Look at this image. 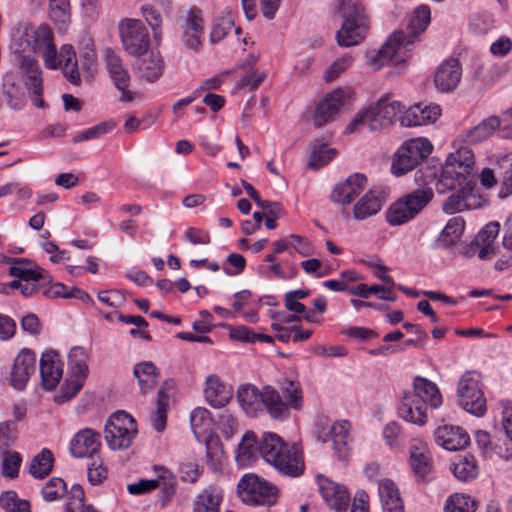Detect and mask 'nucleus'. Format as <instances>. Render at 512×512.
Returning <instances> with one entry per match:
<instances>
[{
  "instance_id": "64",
  "label": "nucleus",
  "mask_w": 512,
  "mask_h": 512,
  "mask_svg": "<svg viewBox=\"0 0 512 512\" xmlns=\"http://www.w3.org/2000/svg\"><path fill=\"white\" fill-rule=\"evenodd\" d=\"M80 63L82 69L86 71L90 76L96 72V52L92 46L86 45L84 51L80 55Z\"/></svg>"
},
{
  "instance_id": "16",
  "label": "nucleus",
  "mask_w": 512,
  "mask_h": 512,
  "mask_svg": "<svg viewBox=\"0 0 512 512\" xmlns=\"http://www.w3.org/2000/svg\"><path fill=\"white\" fill-rule=\"evenodd\" d=\"M42 386L45 390H53L60 382L63 375V362L55 350H47L42 353L39 361Z\"/></svg>"
},
{
  "instance_id": "54",
  "label": "nucleus",
  "mask_w": 512,
  "mask_h": 512,
  "mask_svg": "<svg viewBox=\"0 0 512 512\" xmlns=\"http://www.w3.org/2000/svg\"><path fill=\"white\" fill-rule=\"evenodd\" d=\"M500 232V223L492 221L482 227V259L494 254V248L491 243L496 239Z\"/></svg>"
},
{
  "instance_id": "50",
  "label": "nucleus",
  "mask_w": 512,
  "mask_h": 512,
  "mask_svg": "<svg viewBox=\"0 0 512 512\" xmlns=\"http://www.w3.org/2000/svg\"><path fill=\"white\" fill-rule=\"evenodd\" d=\"M475 509V501L470 496L461 493L450 495L444 506V512H474Z\"/></svg>"
},
{
  "instance_id": "43",
  "label": "nucleus",
  "mask_w": 512,
  "mask_h": 512,
  "mask_svg": "<svg viewBox=\"0 0 512 512\" xmlns=\"http://www.w3.org/2000/svg\"><path fill=\"white\" fill-rule=\"evenodd\" d=\"M465 228V222L461 217L451 218L438 237V245L449 247L457 243Z\"/></svg>"
},
{
  "instance_id": "59",
  "label": "nucleus",
  "mask_w": 512,
  "mask_h": 512,
  "mask_svg": "<svg viewBox=\"0 0 512 512\" xmlns=\"http://www.w3.org/2000/svg\"><path fill=\"white\" fill-rule=\"evenodd\" d=\"M410 465L415 475L421 480H425L432 467L430 458L424 453H412Z\"/></svg>"
},
{
  "instance_id": "46",
  "label": "nucleus",
  "mask_w": 512,
  "mask_h": 512,
  "mask_svg": "<svg viewBox=\"0 0 512 512\" xmlns=\"http://www.w3.org/2000/svg\"><path fill=\"white\" fill-rule=\"evenodd\" d=\"M498 165L504 170L498 191V198L503 200L512 195V152L501 157Z\"/></svg>"
},
{
  "instance_id": "29",
  "label": "nucleus",
  "mask_w": 512,
  "mask_h": 512,
  "mask_svg": "<svg viewBox=\"0 0 512 512\" xmlns=\"http://www.w3.org/2000/svg\"><path fill=\"white\" fill-rule=\"evenodd\" d=\"M383 203L380 192L369 190L355 203L353 216L356 220H365L376 215L382 209Z\"/></svg>"
},
{
  "instance_id": "58",
  "label": "nucleus",
  "mask_w": 512,
  "mask_h": 512,
  "mask_svg": "<svg viewBox=\"0 0 512 512\" xmlns=\"http://www.w3.org/2000/svg\"><path fill=\"white\" fill-rule=\"evenodd\" d=\"M22 464V455L17 451H8L2 460V475L10 479L18 477Z\"/></svg>"
},
{
  "instance_id": "1",
  "label": "nucleus",
  "mask_w": 512,
  "mask_h": 512,
  "mask_svg": "<svg viewBox=\"0 0 512 512\" xmlns=\"http://www.w3.org/2000/svg\"><path fill=\"white\" fill-rule=\"evenodd\" d=\"M474 164V153L468 147H461L447 157L436 182L438 193L454 191L443 203L445 213L454 214L480 207V190L477 186L480 175L471 173Z\"/></svg>"
},
{
  "instance_id": "36",
  "label": "nucleus",
  "mask_w": 512,
  "mask_h": 512,
  "mask_svg": "<svg viewBox=\"0 0 512 512\" xmlns=\"http://www.w3.org/2000/svg\"><path fill=\"white\" fill-rule=\"evenodd\" d=\"M221 501V490L214 486H209L197 496L193 512H220Z\"/></svg>"
},
{
  "instance_id": "11",
  "label": "nucleus",
  "mask_w": 512,
  "mask_h": 512,
  "mask_svg": "<svg viewBox=\"0 0 512 512\" xmlns=\"http://www.w3.org/2000/svg\"><path fill=\"white\" fill-rule=\"evenodd\" d=\"M17 58L31 100L37 107L44 108L42 69L38 61L28 54H19Z\"/></svg>"
},
{
  "instance_id": "40",
  "label": "nucleus",
  "mask_w": 512,
  "mask_h": 512,
  "mask_svg": "<svg viewBox=\"0 0 512 512\" xmlns=\"http://www.w3.org/2000/svg\"><path fill=\"white\" fill-rule=\"evenodd\" d=\"M3 88L8 106L13 110H21L25 106L26 96L23 88L16 84L14 74L5 75Z\"/></svg>"
},
{
  "instance_id": "6",
  "label": "nucleus",
  "mask_w": 512,
  "mask_h": 512,
  "mask_svg": "<svg viewBox=\"0 0 512 512\" xmlns=\"http://www.w3.org/2000/svg\"><path fill=\"white\" fill-rule=\"evenodd\" d=\"M404 106L398 101L389 102L388 96L381 97L374 106L359 112L346 127V133L351 134L359 125H365L369 131L388 127L396 116L402 113Z\"/></svg>"
},
{
  "instance_id": "39",
  "label": "nucleus",
  "mask_w": 512,
  "mask_h": 512,
  "mask_svg": "<svg viewBox=\"0 0 512 512\" xmlns=\"http://www.w3.org/2000/svg\"><path fill=\"white\" fill-rule=\"evenodd\" d=\"M190 423L197 439L212 435L213 420L208 409L203 407L195 408L191 413Z\"/></svg>"
},
{
  "instance_id": "14",
  "label": "nucleus",
  "mask_w": 512,
  "mask_h": 512,
  "mask_svg": "<svg viewBox=\"0 0 512 512\" xmlns=\"http://www.w3.org/2000/svg\"><path fill=\"white\" fill-rule=\"evenodd\" d=\"M346 93L338 88L327 93L316 105L313 112V124L321 128L327 123L333 121L342 106Z\"/></svg>"
},
{
  "instance_id": "4",
  "label": "nucleus",
  "mask_w": 512,
  "mask_h": 512,
  "mask_svg": "<svg viewBox=\"0 0 512 512\" xmlns=\"http://www.w3.org/2000/svg\"><path fill=\"white\" fill-rule=\"evenodd\" d=\"M342 25L336 33L337 44L351 47L360 44L368 31V19L359 0H341Z\"/></svg>"
},
{
  "instance_id": "55",
  "label": "nucleus",
  "mask_w": 512,
  "mask_h": 512,
  "mask_svg": "<svg viewBox=\"0 0 512 512\" xmlns=\"http://www.w3.org/2000/svg\"><path fill=\"white\" fill-rule=\"evenodd\" d=\"M49 9L54 23L66 25L70 21L69 0H49Z\"/></svg>"
},
{
  "instance_id": "51",
  "label": "nucleus",
  "mask_w": 512,
  "mask_h": 512,
  "mask_svg": "<svg viewBox=\"0 0 512 512\" xmlns=\"http://www.w3.org/2000/svg\"><path fill=\"white\" fill-rule=\"evenodd\" d=\"M0 505L6 512H31L28 500L20 499L15 491H5L0 496Z\"/></svg>"
},
{
  "instance_id": "17",
  "label": "nucleus",
  "mask_w": 512,
  "mask_h": 512,
  "mask_svg": "<svg viewBox=\"0 0 512 512\" xmlns=\"http://www.w3.org/2000/svg\"><path fill=\"white\" fill-rule=\"evenodd\" d=\"M100 447L101 435L91 428H84L78 431L71 439L69 445L70 453L75 458H93Z\"/></svg>"
},
{
  "instance_id": "53",
  "label": "nucleus",
  "mask_w": 512,
  "mask_h": 512,
  "mask_svg": "<svg viewBox=\"0 0 512 512\" xmlns=\"http://www.w3.org/2000/svg\"><path fill=\"white\" fill-rule=\"evenodd\" d=\"M45 501L52 502L61 499L67 493L66 482L59 477H52L42 488Z\"/></svg>"
},
{
  "instance_id": "45",
  "label": "nucleus",
  "mask_w": 512,
  "mask_h": 512,
  "mask_svg": "<svg viewBox=\"0 0 512 512\" xmlns=\"http://www.w3.org/2000/svg\"><path fill=\"white\" fill-rule=\"evenodd\" d=\"M337 154L336 149L329 148L327 144L316 139L312 146L309 166L317 169L330 162Z\"/></svg>"
},
{
  "instance_id": "15",
  "label": "nucleus",
  "mask_w": 512,
  "mask_h": 512,
  "mask_svg": "<svg viewBox=\"0 0 512 512\" xmlns=\"http://www.w3.org/2000/svg\"><path fill=\"white\" fill-rule=\"evenodd\" d=\"M105 61L115 87L121 92V101H132L133 93L127 90L130 84V76L123 66L121 58L112 49L107 48L105 50Z\"/></svg>"
},
{
  "instance_id": "49",
  "label": "nucleus",
  "mask_w": 512,
  "mask_h": 512,
  "mask_svg": "<svg viewBox=\"0 0 512 512\" xmlns=\"http://www.w3.org/2000/svg\"><path fill=\"white\" fill-rule=\"evenodd\" d=\"M478 465L474 456H464L459 462L454 464L453 474L457 479L468 482L475 479L478 475Z\"/></svg>"
},
{
  "instance_id": "42",
  "label": "nucleus",
  "mask_w": 512,
  "mask_h": 512,
  "mask_svg": "<svg viewBox=\"0 0 512 512\" xmlns=\"http://www.w3.org/2000/svg\"><path fill=\"white\" fill-rule=\"evenodd\" d=\"M88 354L83 347L75 346L68 354V368L71 377L86 378L89 372Z\"/></svg>"
},
{
  "instance_id": "19",
  "label": "nucleus",
  "mask_w": 512,
  "mask_h": 512,
  "mask_svg": "<svg viewBox=\"0 0 512 512\" xmlns=\"http://www.w3.org/2000/svg\"><path fill=\"white\" fill-rule=\"evenodd\" d=\"M435 442L448 451L464 449L470 443L468 433L459 426L444 424L434 431Z\"/></svg>"
},
{
  "instance_id": "57",
  "label": "nucleus",
  "mask_w": 512,
  "mask_h": 512,
  "mask_svg": "<svg viewBox=\"0 0 512 512\" xmlns=\"http://www.w3.org/2000/svg\"><path fill=\"white\" fill-rule=\"evenodd\" d=\"M85 493L79 484H74L68 492V499L64 512H85Z\"/></svg>"
},
{
  "instance_id": "30",
  "label": "nucleus",
  "mask_w": 512,
  "mask_h": 512,
  "mask_svg": "<svg viewBox=\"0 0 512 512\" xmlns=\"http://www.w3.org/2000/svg\"><path fill=\"white\" fill-rule=\"evenodd\" d=\"M265 408L271 418L279 420L289 416L287 403L284 402L280 392L267 385L262 389V408Z\"/></svg>"
},
{
  "instance_id": "44",
  "label": "nucleus",
  "mask_w": 512,
  "mask_h": 512,
  "mask_svg": "<svg viewBox=\"0 0 512 512\" xmlns=\"http://www.w3.org/2000/svg\"><path fill=\"white\" fill-rule=\"evenodd\" d=\"M281 396L287 403V410L290 408L300 410L303 406V392L299 382L285 380L281 386Z\"/></svg>"
},
{
  "instance_id": "18",
  "label": "nucleus",
  "mask_w": 512,
  "mask_h": 512,
  "mask_svg": "<svg viewBox=\"0 0 512 512\" xmlns=\"http://www.w3.org/2000/svg\"><path fill=\"white\" fill-rule=\"evenodd\" d=\"M462 67L456 58H450L442 62L434 75L436 88L443 93L452 92L460 83Z\"/></svg>"
},
{
  "instance_id": "8",
  "label": "nucleus",
  "mask_w": 512,
  "mask_h": 512,
  "mask_svg": "<svg viewBox=\"0 0 512 512\" xmlns=\"http://www.w3.org/2000/svg\"><path fill=\"white\" fill-rule=\"evenodd\" d=\"M243 503L249 506H274L279 499V489L273 483L255 474H245L237 484Z\"/></svg>"
},
{
  "instance_id": "26",
  "label": "nucleus",
  "mask_w": 512,
  "mask_h": 512,
  "mask_svg": "<svg viewBox=\"0 0 512 512\" xmlns=\"http://www.w3.org/2000/svg\"><path fill=\"white\" fill-rule=\"evenodd\" d=\"M415 398L424 401L426 408L431 407L434 409L442 405L443 399L438 386L421 376H417L413 380V392H409Z\"/></svg>"
},
{
  "instance_id": "2",
  "label": "nucleus",
  "mask_w": 512,
  "mask_h": 512,
  "mask_svg": "<svg viewBox=\"0 0 512 512\" xmlns=\"http://www.w3.org/2000/svg\"><path fill=\"white\" fill-rule=\"evenodd\" d=\"M430 21V7L426 4L416 7L405 31H395L378 52H370L367 55L370 67L376 71L383 66L399 65L406 62L411 46L427 29Z\"/></svg>"
},
{
  "instance_id": "34",
  "label": "nucleus",
  "mask_w": 512,
  "mask_h": 512,
  "mask_svg": "<svg viewBox=\"0 0 512 512\" xmlns=\"http://www.w3.org/2000/svg\"><path fill=\"white\" fill-rule=\"evenodd\" d=\"M238 401L250 417H256L262 411V391L251 384L242 385L237 391Z\"/></svg>"
},
{
  "instance_id": "56",
  "label": "nucleus",
  "mask_w": 512,
  "mask_h": 512,
  "mask_svg": "<svg viewBox=\"0 0 512 512\" xmlns=\"http://www.w3.org/2000/svg\"><path fill=\"white\" fill-rule=\"evenodd\" d=\"M259 271L267 278H271L273 275L280 280H290L298 275L297 265H290L288 271H284V267L280 263H272L267 267L260 266Z\"/></svg>"
},
{
  "instance_id": "28",
  "label": "nucleus",
  "mask_w": 512,
  "mask_h": 512,
  "mask_svg": "<svg viewBox=\"0 0 512 512\" xmlns=\"http://www.w3.org/2000/svg\"><path fill=\"white\" fill-rule=\"evenodd\" d=\"M11 263L9 274L23 282L42 281L43 283H51L52 277L49 274H43V270L39 267L32 268L31 263L25 259L9 258Z\"/></svg>"
},
{
  "instance_id": "41",
  "label": "nucleus",
  "mask_w": 512,
  "mask_h": 512,
  "mask_svg": "<svg viewBox=\"0 0 512 512\" xmlns=\"http://www.w3.org/2000/svg\"><path fill=\"white\" fill-rule=\"evenodd\" d=\"M202 439L206 446L207 465L213 471L220 470L224 460V451L220 438L216 435H207Z\"/></svg>"
},
{
  "instance_id": "20",
  "label": "nucleus",
  "mask_w": 512,
  "mask_h": 512,
  "mask_svg": "<svg viewBox=\"0 0 512 512\" xmlns=\"http://www.w3.org/2000/svg\"><path fill=\"white\" fill-rule=\"evenodd\" d=\"M203 19L201 10L191 7L185 19L182 33V44L191 50L198 51L202 44Z\"/></svg>"
},
{
  "instance_id": "10",
  "label": "nucleus",
  "mask_w": 512,
  "mask_h": 512,
  "mask_svg": "<svg viewBox=\"0 0 512 512\" xmlns=\"http://www.w3.org/2000/svg\"><path fill=\"white\" fill-rule=\"evenodd\" d=\"M120 37L124 49L132 56H141L150 46L149 33L142 21L127 19L120 25Z\"/></svg>"
},
{
  "instance_id": "21",
  "label": "nucleus",
  "mask_w": 512,
  "mask_h": 512,
  "mask_svg": "<svg viewBox=\"0 0 512 512\" xmlns=\"http://www.w3.org/2000/svg\"><path fill=\"white\" fill-rule=\"evenodd\" d=\"M440 114L439 105L417 103L404 111L400 121L406 127L421 126L435 122Z\"/></svg>"
},
{
  "instance_id": "38",
  "label": "nucleus",
  "mask_w": 512,
  "mask_h": 512,
  "mask_svg": "<svg viewBox=\"0 0 512 512\" xmlns=\"http://www.w3.org/2000/svg\"><path fill=\"white\" fill-rule=\"evenodd\" d=\"M163 70L164 62L159 52H151L139 65L140 76L151 83L162 76Z\"/></svg>"
},
{
  "instance_id": "61",
  "label": "nucleus",
  "mask_w": 512,
  "mask_h": 512,
  "mask_svg": "<svg viewBox=\"0 0 512 512\" xmlns=\"http://www.w3.org/2000/svg\"><path fill=\"white\" fill-rule=\"evenodd\" d=\"M159 487V478L156 474L155 479H141L137 483L129 484L127 490L132 495H142Z\"/></svg>"
},
{
  "instance_id": "35",
  "label": "nucleus",
  "mask_w": 512,
  "mask_h": 512,
  "mask_svg": "<svg viewBox=\"0 0 512 512\" xmlns=\"http://www.w3.org/2000/svg\"><path fill=\"white\" fill-rule=\"evenodd\" d=\"M133 374L138 380L141 393L150 392L158 383L160 371L151 361H143L135 364Z\"/></svg>"
},
{
  "instance_id": "52",
  "label": "nucleus",
  "mask_w": 512,
  "mask_h": 512,
  "mask_svg": "<svg viewBox=\"0 0 512 512\" xmlns=\"http://www.w3.org/2000/svg\"><path fill=\"white\" fill-rule=\"evenodd\" d=\"M114 127L115 124L112 121L101 122L95 126H92L84 131L79 132L72 138V141L73 143L76 144L84 141L97 139L100 136L111 132L114 129Z\"/></svg>"
},
{
  "instance_id": "24",
  "label": "nucleus",
  "mask_w": 512,
  "mask_h": 512,
  "mask_svg": "<svg viewBox=\"0 0 512 512\" xmlns=\"http://www.w3.org/2000/svg\"><path fill=\"white\" fill-rule=\"evenodd\" d=\"M427 409L423 400L406 393L398 406V414L408 423L424 426L428 421Z\"/></svg>"
},
{
  "instance_id": "27",
  "label": "nucleus",
  "mask_w": 512,
  "mask_h": 512,
  "mask_svg": "<svg viewBox=\"0 0 512 512\" xmlns=\"http://www.w3.org/2000/svg\"><path fill=\"white\" fill-rule=\"evenodd\" d=\"M351 424L346 421L335 422L330 428V436L336 456L341 461H346L350 453Z\"/></svg>"
},
{
  "instance_id": "3",
  "label": "nucleus",
  "mask_w": 512,
  "mask_h": 512,
  "mask_svg": "<svg viewBox=\"0 0 512 512\" xmlns=\"http://www.w3.org/2000/svg\"><path fill=\"white\" fill-rule=\"evenodd\" d=\"M258 449L260 456L282 476L295 478L304 473V460L297 447L288 445L277 434L263 433Z\"/></svg>"
},
{
  "instance_id": "31",
  "label": "nucleus",
  "mask_w": 512,
  "mask_h": 512,
  "mask_svg": "<svg viewBox=\"0 0 512 512\" xmlns=\"http://www.w3.org/2000/svg\"><path fill=\"white\" fill-rule=\"evenodd\" d=\"M378 493L383 512H404L399 490L392 480H381L378 484Z\"/></svg>"
},
{
  "instance_id": "12",
  "label": "nucleus",
  "mask_w": 512,
  "mask_h": 512,
  "mask_svg": "<svg viewBox=\"0 0 512 512\" xmlns=\"http://www.w3.org/2000/svg\"><path fill=\"white\" fill-rule=\"evenodd\" d=\"M459 405L468 413L480 416V372L466 371L457 387Z\"/></svg>"
},
{
  "instance_id": "37",
  "label": "nucleus",
  "mask_w": 512,
  "mask_h": 512,
  "mask_svg": "<svg viewBox=\"0 0 512 512\" xmlns=\"http://www.w3.org/2000/svg\"><path fill=\"white\" fill-rule=\"evenodd\" d=\"M54 461L55 459L52 451L48 448H43L32 458L28 472L35 479H44L51 473Z\"/></svg>"
},
{
  "instance_id": "63",
  "label": "nucleus",
  "mask_w": 512,
  "mask_h": 512,
  "mask_svg": "<svg viewBox=\"0 0 512 512\" xmlns=\"http://www.w3.org/2000/svg\"><path fill=\"white\" fill-rule=\"evenodd\" d=\"M62 70L63 74L70 83L74 85L80 84V73L78 69L77 59L74 53L68 56L66 62L63 65Z\"/></svg>"
},
{
  "instance_id": "25",
  "label": "nucleus",
  "mask_w": 512,
  "mask_h": 512,
  "mask_svg": "<svg viewBox=\"0 0 512 512\" xmlns=\"http://www.w3.org/2000/svg\"><path fill=\"white\" fill-rule=\"evenodd\" d=\"M205 398L213 408H222L233 396V388L223 383L217 375H209L205 381Z\"/></svg>"
},
{
  "instance_id": "62",
  "label": "nucleus",
  "mask_w": 512,
  "mask_h": 512,
  "mask_svg": "<svg viewBox=\"0 0 512 512\" xmlns=\"http://www.w3.org/2000/svg\"><path fill=\"white\" fill-rule=\"evenodd\" d=\"M107 477V470L103 466L102 462L94 459L91 464L88 465L87 478L92 485H98L103 482Z\"/></svg>"
},
{
  "instance_id": "32",
  "label": "nucleus",
  "mask_w": 512,
  "mask_h": 512,
  "mask_svg": "<svg viewBox=\"0 0 512 512\" xmlns=\"http://www.w3.org/2000/svg\"><path fill=\"white\" fill-rule=\"evenodd\" d=\"M155 474H158L159 487L157 502L162 506H167L173 499L177 490V481L173 473L166 467L155 465L153 467Z\"/></svg>"
},
{
  "instance_id": "23",
  "label": "nucleus",
  "mask_w": 512,
  "mask_h": 512,
  "mask_svg": "<svg viewBox=\"0 0 512 512\" xmlns=\"http://www.w3.org/2000/svg\"><path fill=\"white\" fill-rule=\"evenodd\" d=\"M366 183L364 174L354 173L334 187L331 199L340 204H349L364 190Z\"/></svg>"
},
{
  "instance_id": "7",
  "label": "nucleus",
  "mask_w": 512,
  "mask_h": 512,
  "mask_svg": "<svg viewBox=\"0 0 512 512\" xmlns=\"http://www.w3.org/2000/svg\"><path fill=\"white\" fill-rule=\"evenodd\" d=\"M19 48L23 54L28 51L42 56L48 69H56L60 65L57 60V50L51 28L47 24H41L37 28L25 29L19 38Z\"/></svg>"
},
{
  "instance_id": "48",
  "label": "nucleus",
  "mask_w": 512,
  "mask_h": 512,
  "mask_svg": "<svg viewBox=\"0 0 512 512\" xmlns=\"http://www.w3.org/2000/svg\"><path fill=\"white\" fill-rule=\"evenodd\" d=\"M104 428V438L108 447L112 450H125L129 448L137 433L124 434L122 430Z\"/></svg>"
},
{
  "instance_id": "13",
  "label": "nucleus",
  "mask_w": 512,
  "mask_h": 512,
  "mask_svg": "<svg viewBox=\"0 0 512 512\" xmlns=\"http://www.w3.org/2000/svg\"><path fill=\"white\" fill-rule=\"evenodd\" d=\"M35 371L36 353L29 348H23L14 359L10 373L11 385L17 390H23Z\"/></svg>"
},
{
  "instance_id": "47",
  "label": "nucleus",
  "mask_w": 512,
  "mask_h": 512,
  "mask_svg": "<svg viewBox=\"0 0 512 512\" xmlns=\"http://www.w3.org/2000/svg\"><path fill=\"white\" fill-rule=\"evenodd\" d=\"M105 428L117 429L116 432L122 430L124 434L137 433V425L134 418L125 411H116L113 413L105 424Z\"/></svg>"
},
{
  "instance_id": "22",
  "label": "nucleus",
  "mask_w": 512,
  "mask_h": 512,
  "mask_svg": "<svg viewBox=\"0 0 512 512\" xmlns=\"http://www.w3.org/2000/svg\"><path fill=\"white\" fill-rule=\"evenodd\" d=\"M319 489L323 500L336 512H346L350 503V494L347 489L329 479L319 482Z\"/></svg>"
},
{
  "instance_id": "5",
  "label": "nucleus",
  "mask_w": 512,
  "mask_h": 512,
  "mask_svg": "<svg viewBox=\"0 0 512 512\" xmlns=\"http://www.w3.org/2000/svg\"><path fill=\"white\" fill-rule=\"evenodd\" d=\"M425 186L417 188L397 199L387 209L385 217L391 226L403 225L416 218L434 197L433 190Z\"/></svg>"
},
{
  "instance_id": "60",
  "label": "nucleus",
  "mask_w": 512,
  "mask_h": 512,
  "mask_svg": "<svg viewBox=\"0 0 512 512\" xmlns=\"http://www.w3.org/2000/svg\"><path fill=\"white\" fill-rule=\"evenodd\" d=\"M352 62L353 58L348 54L337 58L325 71V81L331 82L335 80L341 73L351 66Z\"/></svg>"
},
{
  "instance_id": "9",
  "label": "nucleus",
  "mask_w": 512,
  "mask_h": 512,
  "mask_svg": "<svg viewBox=\"0 0 512 512\" xmlns=\"http://www.w3.org/2000/svg\"><path fill=\"white\" fill-rule=\"evenodd\" d=\"M432 150L433 146L427 138L406 140L393 157L391 172L398 177L407 174L424 161Z\"/></svg>"
},
{
  "instance_id": "33",
  "label": "nucleus",
  "mask_w": 512,
  "mask_h": 512,
  "mask_svg": "<svg viewBox=\"0 0 512 512\" xmlns=\"http://www.w3.org/2000/svg\"><path fill=\"white\" fill-rule=\"evenodd\" d=\"M260 438L252 431H248L242 437L238 445L235 459L240 466H249L258 458Z\"/></svg>"
}]
</instances>
